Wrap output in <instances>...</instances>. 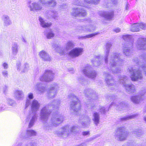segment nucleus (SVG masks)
I'll return each instance as SVG.
<instances>
[{
  "label": "nucleus",
  "instance_id": "1",
  "mask_svg": "<svg viewBox=\"0 0 146 146\" xmlns=\"http://www.w3.org/2000/svg\"><path fill=\"white\" fill-rule=\"evenodd\" d=\"M32 113H30L26 119L27 121H29V127L33 126L35 121L37 119V115L36 112L38 110L40 107V103L36 100H34L31 104Z\"/></svg>",
  "mask_w": 146,
  "mask_h": 146
},
{
  "label": "nucleus",
  "instance_id": "2",
  "mask_svg": "<svg viewBox=\"0 0 146 146\" xmlns=\"http://www.w3.org/2000/svg\"><path fill=\"white\" fill-rule=\"evenodd\" d=\"M120 56L119 54L115 53L111 55L109 59V64L113 73L118 72L120 70V69L116 67L117 64L119 65L122 61V60L119 58Z\"/></svg>",
  "mask_w": 146,
  "mask_h": 146
},
{
  "label": "nucleus",
  "instance_id": "3",
  "mask_svg": "<svg viewBox=\"0 0 146 146\" xmlns=\"http://www.w3.org/2000/svg\"><path fill=\"white\" fill-rule=\"evenodd\" d=\"M78 130V128L75 126L70 127L69 125H67L62 127L60 131H56L55 134L58 136L66 137L71 134H73Z\"/></svg>",
  "mask_w": 146,
  "mask_h": 146
},
{
  "label": "nucleus",
  "instance_id": "4",
  "mask_svg": "<svg viewBox=\"0 0 146 146\" xmlns=\"http://www.w3.org/2000/svg\"><path fill=\"white\" fill-rule=\"evenodd\" d=\"M129 133L126 131L123 127H119L117 128L114 132V137L118 141H123L125 140Z\"/></svg>",
  "mask_w": 146,
  "mask_h": 146
},
{
  "label": "nucleus",
  "instance_id": "5",
  "mask_svg": "<svg viewBox=\"0 0 146 146\" xmlns=\"http://www.w3.org/2000/svg\"><path fill=\"white\" fill-rule=\"evenodd\" d=\"M128 71L130 73V78L133 81L141 80L143 78L141 72L140 70L135 69L132 67L128 68Z\"/></svg>",
  "mask_w": 146,
  "mask_h": 146
},
{
  "label": "nucleus",
  "instance_id": "6",
  "mask_svg": "<svg viewBox=\"0 0 146 146\" xmlns=\"http://www.w3.org/2000/svg\"><path fill=\"white\" fill-rule=\"evenodd\" d=\"M74 46V42L69 40L67 41L64 49L60 46H57L55 49V50L60 54L63 55L66 53L68 50L72 49Z\"/></svg>",
  "mask_w": 146,
  "mask_h": 146
},
{
  "label": "nucleus",
  "instance_id": "7",
  "mask_svg": "<svg viewBox=\"0 0 146 146\" xmlns=\"http://www.w3.org/2000/svg\"><path fill=\"white\" fill-rule=\"evenodd\" d=\"M127 78L124 76H122L120 78L119 81L125 87L126 91L129 93H133L136 90L135 86L133 84H126L125 83L127 82Z\"/></svg>",
  "mask_w": 146,
  "mask_h": 146
},
{
  "label": "nucleus",
  "instance_id": "8",
  "mask_svg": "<svg viewBox=\"0 0 146 146\" xmlns=\"http://www.w3.org/2000/svg\"><path fill=\"white\" fill-rule=\"evenodd\" d=\"M51 112L47 107L42 108L40 111V119L43 123L45 122L48 119Z\"/></svg>",
  "mask_w": 146,
  "mask_h": 146
},
{
  "label": "nucleus",
  "instance_id": "9",
  "mask_svg": "<svg viewBox=\"0 0 146 146\" xmlns=\"http://www.w3.org/2000/svg\"><path fill=\"white\" fill-rule=\"evenodd\" d=\"M54 75L52 71L46 70L42 75L40 77L39 79L42 82H49L52 80Z\"/></svg>",
  "mask_w": 146,
  "mask_h": 146
},
{
  "label": "nucleus",
  "instance_id": "10",
  "mask_svg": "<svg viewBox=\"0 0 146 146\" xmlns=\"http://www.w3.org/2000/svg\"><path fill=\"white\" fill-rule=\"evenodd\" d=\"M58 87L56 83L52 84L48 91L47 96L49 99H52L55 97Z\"/></svg>",
  "mask_w": 146,
  "mask_h": 146
},
{
  "label": "nucleus",
  "instance_id": "11",
  "mask_svg": "<svg viewBox=\"0 0 146 146\" xmlns=\"http://www.w3.org/2000/svg\"><path fill=\"white\" fill-rule=\"evenodd\" d=\"M27 5L31 11H37L42 9V5L38 3L33 2L32 3L31 0H29L27 3Z\"/></svg>",
  "mask_w": 146,
  "mask_h": 146
},
{
  "label": "nucleus",
  "instance_id": "12",
  "mask_svg": "<svg viewBox=\"0 0 146 146\" xmlns=\"http://www.w3.org/2000/svg\"><path fill=\"white\" fill-rule=\"evenodd\" d=\"M140 58L141 62L138 61V62H136L137 65L139 66V69L142 68L144 71L146 76V67L145 64H146V54H143L140 56Z\"/></svg>",
  "mask_w": 146,
  "mask_h": 146
},
{
  "label": "nucleus",
  "instance_id": "13",
  "mask_svg": "<svg viewBox=\"0 0 146 146\" xmlns=\"http://www.w3.org/2000/svg\"><path fill=\"white\" fill-rule=\"evenodd\" d=\"M83 52V48L79 47L75 48L70 52L69 55L72 58H75L81 55Z\"/></svg>",
  "mask_w": 146,
  "mask_h": 146
},
{
  "label": "nucleus",
  "instance_id": "14",
  "mask_svg": "<svg viewBox=\"0 0 146 146\" xmlns=\"http://www.w3.org/2000/svg\"><path fill=\"white\" fill-rule=\"evenodd\" d=\"M84 73L89 78H94L96 76V73L94 71H91L90 66L86 67L83 70Z\"/></svg>",
  "mask_w": 146,
  "mask_h": 146
},
{
  "label": "nucleus",
  "instance_id": "15",
  "mask_svg": "<svg viewBox=\"0 0 146 146\" xmlns=\"http://www.w3.org/2000/svg\"><path fill=\"white\" fill-rule=\"evenodd\" d=\"M137 47L138 49H146V38H140L137 41Z\"/></svg>",
  "mask_w": 146,
  "mask_h": 146
},
{
  "label": "nucleus",
  "instance_id": "16",
  "mask_svg": "<svg viewBox=\"0 0 146 146\" xmlns=\"http://www.w3.org/2000/svg\"><path fill=\"white\" fill-rule=\"evenodd\" d=\"M63 120V116L57 115H54L53 116L51 119V122L53 126H56L62 122Z\"/></svg>",
  "mask_w": 146,
  "mask_h": 146
},
{
  "label": "nucleus",
  "instance_id": "17",
  "mask_svg": "<svg viewBox=\"0 0 146 146\" xmlns=\"http://www.w3.org/2000/svg\"><path fill=\"white\" fill-rule=\"evenodd\" d=\"M72 14V15L75 17H76L78 15L85 16L86 15V13L85 10L78 7L73 9Z\"/></svg>",
  "mask_w": 146,
  "mask_h": 146
},
{
  "label": "nucleus",
  "instance_id": "18",
  "mask_svg": "<svg viewBox=\"0 0 146 146\" xmlns=\"http://www.w3.org/2000/svg\"><path fill=\"white\" fill-rule=\"evenodd\" d=\"M80 101H73L70 102V107L71 109L75 112L79 111L80 110Z\"/></svg>",
  "mask_w": 146,
  "mask_h": 146
},
{
  "label": "nucleus",
  "instance_id": "19",
  "mask_svg": "<svg viewBox=\"0 0 146 146\" xmlns=\"http://www.w3.org/2000/svg\"><path fill=\"white\" fill-rule=\"evenodd\" d=\"M39 2L43 5L54 7L56 5V1L54 0H39Z\"/></svg>",
  "mask_w": 146,
  "mask_h": 146
},
{
  "label": "nucleus",
  "instance_id": "20",
  "mask_svg": "<svg viewBox=\"0 0 146 146\" xmlns=\"http://www.w3.org/2000/svg\"><path fill=\"white\" fill-rule=\"evenodd\" d=\"M38 55L44 61H49L51 60V57L46 51L42 50L38 53Z\"/></svg>",
  "mask_w": 146,
  "mask_h": 146
},
{
  "label": "nucleus",
  "instance_id": "21",
  "mask_svg": "<svg viewBox=\"0 0 146 146\" xmlns=\"http://www.w3.org/2000/svg\"><path fill=\"white\" fill-rule=\"evenodd\" d=\"M104 76L106 83L109 86H112L114 83V80L112 77L108 73H105Z\"/></svg>",
  "mask_w": 146,
  "mask_h": 146
},
{
  "label": "nucleus",
  "instance_id": "22",
  "mask_svg": "<svg viewBox=\"0 0 146 146\" xmlns=\"http://www.w3.org/2000/svg\"><path fill=\"white\" fill-rule=\"evenodd\" d=\"M14 97L15 98L19 100H22L24 96L23 91L21 90H15L14 92Z\"/></svg>",
  "mask_w": 146,
  "mask_h": 146
},
{
  "label": "nucleus",
  "instance_id": "23",
  "mask_svg": "<svg viewBox=\"0 0 146 146\" xmlns=\"http://www.w3.org/2000/svg\"><path fill=\"white\" fill-rule=\"evenodd\" d=\"M96 29V27L94 25H90L86 26H84L81 27L82 31L86 32H90L93 31Z\"/></svg>",
  "mask_w": 146,
  "mask_h": 146
},
{
  "label": "nucleus",
  "instance_id": "24",
  "mask_svg": "<svg viewBox=\"0 0 146 146\" xmlns=\"http://www.w3.org/2000/svg\"><path fill=\"white\" fill-rule=\"evenodd\" d=\"M143 95V94H141V96L136 95L132 96L130 98L131 100L133 103L138 104L142 100V96Z\"/></svg>",
  "mask_w": 146,
  "mask_h": 146
},
{
  "label": "nucleus",
  "instance_id": "25",
  "mask_svg": "<svg viewBox=\"0 0 146 146\" xmlns=\"http://www.w3.org/2000/svg\"><path fill=\"white\" fill-rule=\"evenodd\" d=\"M100 0H84V4L78 3L76 4L78 5H81L82 6L87 7V4H90L91 3L94 4H98Z\"/></svg>",
  "mask_w": 146,
  "mask_h": 146
},
{
  "label": "nucleus",
  "instance_id": "26",
  "mask_svg": "<svg viewBox=\"0 0 146 146\" xmlns=\"http://www.w3.org/2000/svg\"><path fill=\"white\" fill-rule=\"evenodd\" d=\"M34 88L36 90H38V92L40 93H44L46 90L45 87L40 82L37 83Z\"/></svg>",
  "mask_w": 146,
  "mask_h": 146
},
{
  "label": "nucleus",
  "instance_id": "27",
  "mask_svg": "<svg viewBox=\"0 0 146 146\" xmlns=\"http://www.w3.org/2000/svg\"><path fill=\"white\" fill-rule=\"evenodd\" d=\"M111 46V44L110 43H107L106 45L104 50V53L105 54L104 60L106 63H107V57L108 56L110 51V49Z\"/></svg>",
  "mask_w": 146,
  "mask_h": 146
},
{
  "label": "nucleus",
  "instance_id": "28",
  "mask_svg": "<svg viewBox=\"0 0 146 146\" xmlns=\"http://www.w3.org/2000/svg\"><path fill=\"white\" fill-rule=\"evenodd\" d=\"M133 42V41H131L130 42L129 45L125 46L123 48V52L126 56H129L131 54V51L129 48L132 46Z\"/></svg>",
  "mask_w": 146,
  "mask_h": 146
},
{
  "label": "nucleus",
  "instance_id": "29",
  "mask_svg": "<svg viewBox=\"0 0 146 146\" xmlns=\"http://www.w3.org/2000/svg\"><path fill=\"white\" fill-rule=\"evenodd\" d=\"M19 45L16 43H14L11 45V50L12 54L16 55L18 52Z\"/></svg>",
  "mask_w": 146,
  "mask_h": 146
},
{
  "label": "nucleus",
  "instance_id": "30",
  "mask_svg": "<svg viewBox=\"0 0 146 146\" xmlns=\"http://www.w3.org/2000/svg\"><path fill=\"white\" fill-rule=\"evenodd\" d=\"M2 19L4 21V25L5 26H9L12 23L9 17L7 15H3L2 17Z\"/></svg>",
  "mask_w": 146,
  "mask_h": 146
},
{
  "label": "nucleus",
  "instance_id": "31",
  "mask_svg": "<svg viewBox=\"0 0 146 146\" xmlns=\"http://www.w3.org/2000/svg\"><path fill=\"white\" fill-rule=\"evenodd\" d=\"M93 118L92 120L94 123L96 125L99 123L100 121V116L99 114L96 112L94 113L93 114Z\"/></svg>",
  "mask_w": 146,
  "mask_h": 146
},
{
  "label": "nucleus",
  "instance_id": "32",
  "mask_svg": "<svg viewBox=\"0 0 146 146\" xmlns=\"http://www.w3.org/2000/svg\"><path fill=\"white\" fill-rule=\"evenodd\" d=\"M44 34L47 39H50L54 37V34L51 30H46L44 32Z\"/></svg>",
  "mask_w": 146,
  "mask_h": 146
},
{
  "label": "nucleus",
  "instance_id": "33",
  "mask_svg": "<svg viewBox=\"0 0 146 146\" xmlns=\"http://www.w3.org/2000/svg\"><path fill=\"white\" fill-rule=\"evenodd\" d=\"M39 20L40 22V25L42 27L44 28H46L50 27L51 23H46L44 19L41 17H39Z\"/></svg>",
  "mask_w": 146,
  "mask_h": 146
},
{
  "label": "nucleus",
  "instance_id": "34",
  "mask_svg": "<svg viewBox=\"0 0 146 146\" xmlns=\"http://www.w3.org/2000/svg\"><path fill=\"white\" fill-rule=\"evenodd\" d=\"M131 31L133 32H137L140 30L138 23H134L133 24L131 28Z\"/></svg>",
  "mask_w": 146,
  "mask_h": 146
},
{
  "label": "nucleus",
  "instance_id": "35",
  "mask_svg": "<svg viewBox=\"0 0 146 146\" xmlns=\"http://www.w3.org/2000/svg\"><path fill=\"white\" fill-rule=\"evenodd\" d=\"M99 33L98 32L92 34L84 36H79L78 37L79 39H85L87 38H89L94 36L96 35H98Z\"/></svg>",
  "mask_w": 146,
  "mask_h": 146
},
{
  "label": "nucleus",
  "instance_id": "36",
  "mask_svg": "<svg viewBox=\"0 0 146 146\" xmlns=\"http://www.w3.org/2000/svg\"><path fill=\"white\" fill-rule=\"evenodd\" d=\"M36 134V131L33 130H28L27 131V135L28 137L35 136Z\"/></svg>",
  "mask_w": 146,
  "mask_h": 146
},
{
  "label": "nucleus",
  "instance_id": "37",
  "mask_svg": "<svg viewBox=\"0 0 146 146\" xmlns=\"http://www.w3.org/2000/svg\"><path fill=\"white\" fill-rule=\"evenodd\" d=\"M127 105L125 102L121 103L118 106L116 107V109L121 110H124L126 109Z\"/></svg>",
  "mask_w": 146,
  "mask_h": 146
},
{
  "label": "nucleus",
  "instance_id": "38",
  "mask_svg": "<svg viewBox=\"0 0 146 146\" xmlns=\"http://www.w3.org/2000/svg\"><path fill=\"white\" fill-rule=\"evenodd\" d=\"M138 115L137 114H133L132 115L128 116L121 118V120L123 121H125L130 119L134 118Z\"/></svg>",
  "mask_w": 146,
  "mask_h": 146
},
{
  "label": "nucleus",
  "instance_id": "39",
  "mask_svg": "<svg viewBox=\"0 0 146 146\" xmlns=\"http://www.w3.org/2000/svg\"><path fill=\"white\" fill-rule=\"evenodd\" d=\"M60 103V101L58 100H54L51 104H49V106H55L58 107Z\"/></svg>",
  "mask_w": 146,
  "mask_h": 146
},
{
  "label": "nucleus",
  "instance_id": "40",
  "mask_svg": "<svg viewBox=\"0 0 146 146\" xmlns=\"http://www.w3.org/2000/svg\"><path fill=\"white\" fill-rule=\"evenodd\" d=\"M29 64L27 63H25L22 66L21 70V72H27L29 69Z\"/></svg>",
  "mask_w": 146,
  "mask_h": 146
},
{
  "label": "nucleus",
  "instance_id": "41",
  "mask_svg": "<svg viewBox=\"0 0 146 146\" xmlns=\"http://www.w3.org/2000/svg\"><path fill=\"white\" fill-rule=\"evenodd\" d=\"M113 13L111 12L110 13H105L103 15V16L108 19H111L113 16Z\"/></svg>",
  "mask_w": 146,
  "mask_h": 146
},
{
  "label": "nucleus",
  "instance_id": "42",
  "mask_svg": "<svg viewBox=\"0 0 146 146\" xmlns=\"http://www.w3.org/2000/svg\"><path fill=\"white\" fill-rule=\"evenodd\" d=\"M52 127L50 126H46L45 124L44 127V129L47 132L51 133L52 131Z\"/></svg>",
  "mask_w": 146,
  "mask_h": 146
},
{
  "label": "nucleus",
  "instance_id": "43",
  "mask_svg": "<svg viewBox=\"0 0 146 146\" xmlns=\"http://www.w3.org/2000/svg\"><path fill=\"white\" fill-rule=\"evenodd\" d=\"M87 120V121H85V122L82 123V125L84 127H87L88 126L90 123V118H88Z\"/></svg>",
  "mask_w": 146,
  "mask_h": 146
},
{
  "label": "nucleus",
  "instance_id": "44",
  "mask_svg": "<svg viewBox=\"0 0 146 146\" xmlns=\"http://www.w3.org/2000/svg\"><path fill=\"white\" fill-rule=\"evenodd\" d=\"M51 12L52 17L54 19H56L58 16V13L57 12L54 10H52Z\"/></svg>",
  "mask_w": 146,
  "mask_h": 146
},
{
  "label": "nucleus",
  "instance_id": "45",
  "mask_svg": "<svg viewBox=\"0 0 146 146\" xmlns=\"http://www.w3.org/2000/svg\"><path fill=\"white\" fill-rule=\"evenodd\" d=\"M78 80L80 82L83 84H87V81L86 80H84L83 77L79 78Z\"/></svg>",
  "mask_w": 146,
  "mask_h": 146
},
{
  "label": "nucleus",
  "instance_id": "46",
  "mask_svg": "<svg viewBox=\"0 0 146 146\" xmlns=\"http://www.w3.org/2000/svg\"><path fill=\"white\" fill-rule=\"evenodd\" d=\"M139 28H141L143 30L146 29V24L145 23H139Z\"/></svg>",
  "mask_w": 146,
  "mask_h": 146
},
{
  "label": "nucleus",
  "instance_id": "47",
  "mask_svg": "<svg viewBox=\"0 0 146 146\" xmlns=\"http://www.w3.org/2000/svg\"><path fill=\"white\" fill-rule=\"evenodd\" d=\"M16 66L17 67V69L18 71H21V70L22 68V66L21 65V63L20 62H18L16 64Z\"/></svg>",
  "mask_w": 146,
  "mask_h": 146
},
{
  "label": "nucleus",
  "instance_id": "48",
  "mask_svg": "<svg viewBox=\"0 0 146 146\" xmlns=\"http://www.w3.org/2000/svg\"><path fill=\"white\" fill-rule=\"evenodd\" d=\"M102 57L101 56H96V61H94V65L97 66L98 65L96 64L98 62L97 61H100V60L102 58Z\"/></svg>",
  "mask_w": 146,
  "mask_h": 146
},
{
  "label": "nucleus",
  "instance_id": "49",
  "mask_svg": "<svg viewBox=\"0 0 146 146\" xmlns=\"http://www.w3.org/2000/svg\"><path fill=\"white\" fill-rule=\"evenodd\" d=\"M123 37L125 40H127L131 39V36L130 35H123Z\"/></svg>",
  "mask_w": 146,
  "mask_h": 146
},
{
  "label": "nucleus",
  "instance_id": "50",
  "mask_svg": "<svg viewBox=\"0 0 146 146\" xmlns=\"http://www.w3.org/2000/svg\"><path fill=\"white\" fill-rule=\"evenodd\" d=\"M28 99L30 100L32 99L33 98L34 96L33 94L32 93H29L27 95Z\"/></svg>",
  "mask_w": 146,
  "mask_h": 146
},
{
  "label": "nucleus",
  "instance_id": "51",
  "mask_svg": "<svg viewBox=\"0 0 146 146\" xmlns=\"http://www.w3.org/2000/svg\"><path fill=\"white\" fill-rule=\"evenodd\" d=\"M31 100L27 99L26 100L25 106L26 107H28L31 104Z\"/></svg>",
  "mask_w": 146,
  "mask_h": 146
},
{
  "label": "nucleus",
  "instance_id": "52",
  "mask_svg": "<svg viewBox=\"0 0 146 146\" xmlns=\"http://www.w3.org/2000/svg\"><path fill=\"white\" fill-rule=\"evenodd\" d=\"M100 111L102 113H104L106 111V109L104 107H101L100 108Z\"/></svg>",
  "mask_w": 146,
  "mask_h": 146
},
{
  "label": "nucleus",
  "instance_id": "53",
  "mask_svg": "<svg viewBox=\"0 0 146 146\" xmlns=\"http://www.w3.org/2000/svg\"><path fill=\"white\" fill-rule=\"evenodd\" d=\"M141 131H134L133 133L134 134H136L138 137H140L141 135Z\"/></svg>",
  "mask_w": 146,
  "mask_h": 146
},
{
  "label": "nucleus",
  "instance_id": "54",
  "mask_svg": "<svg viewBox=\"0 0 146 146\" xmlns=\"http://www.w3.org/2000/svg\"><path fill=\"white\" fill-rule=\"evenodd\" d=\"M3 75L4 77L7 76L8 75L7 72L6 70H4L2 72Z\"/></svg>",
  "mask_w": 146,
  "mask_h": 146
},
{
  "label": "nucleus",
  "instance_id": "55",
  "mask_svg": "<svg viewBox=\"0 0 146 146\" xmlns=\"http://www.w3.org/2000/svg\"><path fill=\"white\" fill-rule=\"evenodd\" d=\"M3 66L5 69H7L8 68V65L7 63H4L3 64Z\"/></svg>",
  "mask_w": 146,
  "mask_h": 146
},
{
  "label": "nucleus",
  "instance_id": "56",
  "mask_svg": "<svg viewBox=\"0 0 146 146\" xmlns=\"http://www.w3.org/2000/svg\"><path fill=\"white\" fill-rule=\"evenodd\" d=\"M86 105L87 107L89 108H93V106L92 105L90 102L88 104H86Z\"/></svg>",
  "mask_w": 146,
  "mask_h": 146
},
{
  "label": "nucleus",
  "instance_id": "57",
  "mask_svg": "<svg viewBox=\"0 0 146 146\" xmlns=\"http://www.w3.org/2000/svg\"><path fill=\"white\" fill-rule=\"evenodd\" d=\"M113 31L116 33H117L119 32L120 31V29L119 28H116L114 29Z\"/></svg>",
  "mask_w": 146,
  "mask_h": 146
},
{
  "label": "nucleus",
  "instance_id": "58",
  "mask_svg": "<svg viewBox=\"0 0 146 146\" xmlns=\"http://www.w3.org/2000/svg\"><path fill=\"white\" fill-rule=\"evenodd\" d=\"M111 2L113 4H116L117 3L118 0H111Z\"/></svg>",
  "mask_w": 146,
  "mask_h": 146
},
{
  "label": "nucleus",
  "instance_id": "59",
  "mask_svg": "<svg viewBox=\"0 0 146 146\" xmlns=\"http://www.w3.org/2000/svg\"><path fill=\"white\" fill-rule=\"evenodd\" d=\"M89 134L88 131H84L83 132V135H86Z\"/></svg>",
  "mask_w": 146,
  "mask_h": 146
},
{
  "label": "nucleus",
  "instance_id": "60",
  "mask_svg": "<svg viewBox=\"0 0 146 146\" xmlns=\"http://www.w3.org/2000/svg\"><path fill=\"white\" fill-rule=\"evenodd\" d=\"M22 41L23 42H27V41H26V39L24 38H23L22 39Z\"/></svg>",
  "mask_w": 146,
  "mask_h": 146
},
{
  "label": "nucleus",
  "instance_id": "61",
  "mask_svg": "<svg viewBox=\"0 0 146 146\" xmlns=\"http://www.w3.org/2000/svg\"><path fill=\"white\" fill-rule=\"evenodd\" d=\"M129 5L128 4H127L126 5V7H125V9L126 10H127L128 9L129 7Z\"/></svg>",
  "mask_w": 146,
  "mask_h": 146
},
{
  "label": "nucleus",
  "instance_id": "62",
  "mask_svg": "<svg viewBox=\"0 0 146 146\" xmlns=\"http://www.w3.org/2000/svg\"><path fill=\"white\" fill-rule=\"evenodd\" d=\"M80 145L81 146H86V145L84 143H82Z\"/></svg>",
  "mask_w": 146,
  "mask_h": 146
},
{
  "label": "nucleus",
  "instance_id": "63",
  "mask_svg": "<svg viewBox=\"0 0 146 146\" xmlns=\"http://www.w3.org/2000/svg\"><path fill=\"white\" fill-rule=\"evenodd\" d=\"M5 91H4V92H5L7 90V86H5Z\"/></svg>",
  "mask_w": 146,
  "mask_h": 146
},
{
  "label": "nucleus",
  "instance_id": "64",
  "mask_svg": "<svg viewBox=\"0 0 146 146\" xmlns=\"http://www.w3.org/2000/svg\"><path fill=\"white\" fill-rule=\"evenodd\" d=\"M87 90H86V91H84V93H85V94H86V93H87Z\"/></svg>",
  "mask_w": 146,
  "mask_h": 146
}]
</instances>
